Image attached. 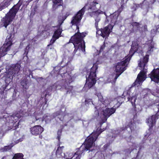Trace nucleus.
<instances>
[{
	"label": "nucleus",
	"instance_id": "obj_1",
	"mask_svg": "<svg viewBox=\"0 0 159 159\" xmlns=\"http://www.w3.org/2000/svg\"><path fill=\"white\" fill-rule=\"evenodd\" d=\"M85 7L80 10L76 14V16L73 17L71 23L73 25H76V28L78 30L76 34L72 36L70 40V41L73 43L75 50L73 54H75L78 52V55L80 54L81 52H84L85 51V45L83 38L85 36V34L84 33H79V28L77 25L79 23L82 18V16L84 14V8Z\"/></svg>",
	"mask_w": 159,
	"mask_h": 159
},
{
	"label": "nucleus",
	"instance_id": "obj_2",
	"mask_svg": "<svg viewBox=\"0 0 159 159\" xmlns=\"http://www.w3.org/2000/svg\"><path fill=\"white\" fill-rule=\"evenodd\" d=\"M102 132V131H101L100 132L97 131L93 133L90 136L87 138L84 143L73 155L72 153L71 152L67 153L66 155L63 154V155H62L61 153L64 147L63 146L59 147L56 152L57 157L60 158L61 157H64L66 159H80V155L82 153L81 152L80 150L82 148H84L83 151H87L92 146L95 145L93 143L96 140L98 136Z\"/></svg>",
	"mask_w": 159,
	"mask_h": 159
},
{
	"label": "nucleus",
	"instance_id": "obj_3",
	"mask_svg": "<svg viewBox=\"0 0 159 159\" xmlns=\"http://www.w3.org/2000/svg\"><path fill=\"white\" fill-rule=\"evenodd\" d=\"M148 55H146L144 58L140 59L139 61V66L140 67L141 71L138 75L134 83V85L137 86L141 84L146 78V74L147 69V64L148 61Z\"/></svg>",
	"mask_w": 159,
	"mask_h": 159
},
{
	"label": "nucleus",
	"instance_id": "obj_4",
	"mask_svg": "<svg viewBox=\"0 0 159 159\" xmlns=\"http://www.w3.org/2000/svg\"><path fill=\"white\" fill-rule=\"evenodd\" d=\"M97 68L96 66H93L92 67L90 75L86 80V82L84 87L85 90H88L93 86L96 82L95 72Z\"/></svg>",
	"mask_w": 159,
	"mask_h": 159
},
{
	"label": "nucleus",
	"instance_id": "obj_5",
	"mask_svg": "<svg viewBox=\"0 0 159 159\" xmlns=\"http://www.w3.org/2000/svg\"><path fill=\"white\" fill-rule=\"evenodd\" d=\"M19 8L14 7L12 8L6 16L2 18V22L3 26L6 28L14 19Z\"/></svg>",
	"mask_w": 159,
	"mask_h": 159
},
{
	"label": "nucleus",
	"instance_id": "obj_6",
	"mask_svg": "<svg viewBox=\"0 0 159 159\" xmlns=\"http://www.w3.org/2000/svg\"><path fill=\"white\" fill-rule=\"evenodd\" d=\"M130 59V56L127 57L124 61L118 62L116 66L115 71L116 73L114 79V82L119 75L126 69V67Z\"/></svg>",
	"mask_w": 159,
	"mask_h": 159
},
{
	"label": "nucleus",
	"instance_id": "obj_7",
	"mask_svg": "<svg viewBox=\"0 0 159 159\" xmlns=\"http://www.w3.org/2000/svg\"><path fill=\"white\" fill-rule=\"evenodd\" d=\"M116 109L113 108H106L102 110V114H100L98 111H95L94 114L95 116H99L102 119L103 123L105 122L107 118L115 112Z\"/></svg>",
	"mask_w": 159,
	"mask_h": 159
},
{
	"label": "nucleus",
	"instance_id": "obj_8",
	"mask_svg": "<svg viewBox=\"0 0 159 159\" xmlns=\"http://www.w3.org/2000/svg\"><path fill=\"white\" fill-rule=\"evenodd\" d=\"M20 65L19 64H12L8 68H7L6 73V76L9 78L12 76L17 74L20 70Z\"/></svg>",
	"mask_w": 159,
	"mask_h": 159
},
{
	"label": "nucleus",
	"instance_id": "obj_9",
	"mask_svg": "<svg viewBox=\"0 0 159 159\" xmlns=\"http://www.w3.org/2000/svg\"><path fill=\"white\" fill-rule=\"evenodd\" d=\"M112 28L111 25H109L101 30H98L97 29V34L100 35L103 38L107 37L110 33V29L111 28V30Z\"/></svg>",
	"mask_w": 159,
	"mask_h": 159
},
{
	"label": "nucleus",
	"instance_id": "obj_10",
	"mask_svg": "<svg viewBox=\"0 0 159 159\" xmlns=\"http://www.w3.org/2000/svg\"><path fill=\"white\" fill-rule=\"evenodd\" d=\"M149 75L151 80L158 82L159 81V69H154Z\"/></svg>",
	"mask_w": 159,
	"mask_h": 159
},
{
	"label": "nucleus",
	"instance_id": "obj_11",
	"mask_svg": "<svg viewBox=\"0 0 159 159\" xmlns=\"http://www.w3.org/2000/svg\"><path fill=\"white\" fill-rule=\"evenodd\" d=\"M103 12L100 10H98L97 11H93L90 13V16L91 17H93L95 19V26L97 30L98 29V23L100 20V17L99 16V14Z\"/></svg>",
	"mask_w": 159,
	"mask_h": 159
},
{
	"label": "nucleus",
	"instance_id": "obj_12",
	"mask_svg": "<svg viewBox=\"0 0 159 159\" xmlns=\"http://www.w3.org/2000/svg\"><path fill=\"white\" fill-rule=\"evenodd\" d=\"M141 50V48L138 46V44L137 42H133L131 45V49L129 51L130 56V58L133 54L136 52L138 51Z\"/></svg>",
	"mask_w": 159,
	"mask_h": 159
},
{
	"label": "nucleus",
	"instance_id": "obj_13",
	"mask_svg": "<svg viewBox=\"0 0 159 159\" xmlns=\"http://www.w3.org/2000/svg\"><path fill=\"white\" fill-rule=\"evenodd\" d=\"M32 134L36 135L41 134L43 131V128L40 125H36L30 129Z\"/></svg>",
	"mask_w": 159,
	"mask_h": 159
},
{
	"label": "nucleus",
	"instance_id": "obj_14",
	"mask_svg": "<svg viewBox=\"0 0 159 159\" xmlns=\"http://www.w3.org/2000/svg\"><path fill=\"white\" fill-rule=\"evenodd\" d=\"M11 43L6 44L5 43L0 48V57L4 56L6 52L10 49Z\"/></svg>",
	"mask_w": 159,
	"mask_h": 159
},
{
	"label": "nucleus",
	"instance_id": "obj_15",
	"mask_svg": "<svg viewBox=\"0 0 159 159\" xmlns=\"http://www.w3.org/2000/svg\"><path fill=\"white\" fill-rule=\"evenodd\" d=\"M62 32V30L59 29L56 30L50 41V44H53L59 37Z\"/></svg>",
	"mask_w": 159,
	"mask_h": 159
},
{
	"label": "nucleus",
	"instance_id": "obj_16",
	"mask_svg": "<svg viewBox=\"0 0 159 159\" xmlns=\"http://www.w3.org/2000/svg\"><path fill=\"white\" fill-rule=\"evenodd\" d=\"M156 116L153 115L149 117L147 120L146 123L150 127H152L155 123Z\"/></svg>",
	"mask_w": 159,
	"mask_h": 159
},
{
	"label": "nucleus",
	"instance_id": "obj_17",
	"mask_svg": "<svg viewBox=\"0 0 159 159\" xmlns=\"http://www.w3.org/2000/svg\"><path fill=\"white\" fill-rule=\"evenodd\" d=\"M21 84L24 89H27L29 88L28 81L27 80L25 79L22 80L21 82Z\"/></svg>",
	"mask_w": 159,
	"mask_h": 159
},
{
	"label": "nucleus",
	"instance_id": "obj_18",
	"mask_svg": "<svg viewBox=\"0 0 159 159\" xmlns=\"http://www.w3.org/2000/svg\"><path fill=\"white\" fill-rule=\"evenodd\" d=\"M62 1V0H53L54 3L53 5V8L55 9L57 6L61 5Z\"/></svg>",
	"mask_w": 159,
	"mask_h": 159
},
{
	"label": "nucleus",
	"instance_id": "obj_19",
	"mask_svg": "<svg viewBox=\"0 0 159 159\" xmlns=\"http://www.w3.org/2000/svg\"><path fill=\"white\" fill-rule=\"evenodd\" d=\"M97 96L99 100L101 102H102L103 104L105 105V104H107L108 103V102H107V101L105 100H104L103 97L101 95V94L98 93L97 95Z\"/></svg>",
	"mask_w": 159,
	"mask_h": 159
},
{
	"label": "nucleus",
	"instance_id": "obj_20",
	"mask_svg": "<svg viewBox=\"0 0 159 159\" xmlns=\"http://www.w3.org/2000/svg\"><path fill=\"white\" fill-rule=\"evenodd\" d=\"M98 4V2H97L95 0L93 2H91L90 5L89 9L93 10H96V8L95 7L96 5Z\"/></svg>",
	"mask_w": 159,
	"mask_h": 159
},
{
	"label": "nucleus",
	"instance_id": "obj_21",
	"mask_svg": "<svg viewBox=\"0 0 159 159\" xmlns=\"http://www.w3.org/2000/svg\"><path fill=\"white\" fill-rule=\"evenodd\" d=\"M118 16V14L116 15V13L110 16V18L111 19L112 23L115 24L116 21L117 19Z\"/></svg>",
	"mask_w": 159,
	"mask_h": 159
},
{
	"label": "nucleus",
	"instance_id": "obj_22",
	"mask_svg": "<svg viewBox=\"0 0 159 159\" xmlns=\"http://www.w3.org/2000/svg\"><path fill=\"white\" fill-rule=\"evenodd\" d=\"M23 155L21 153L16 154L13 157L12 159H23Z\"/></svg>",
	"mask_w": 159,
	"mask_h": 159
},
{
	"label": "nucleus",
	"instance_id": "obj_23",
	"mask_svg": "<svg viewBox=\"0 0 159 159\" xmlns=\"http://www.w3.org/2000/svg\"><path fill=\"white\" fill-rule=\"evenodd\" d=\"M11 34H9L7 36V39H6L5 43L7 44L9 43H10L11 44V45L12 44V39L11 38Z\"/></svg>",
	"mask_w": 159,
	"mask_h": 159
},
{
	"label": "nucleus",
	"instance_id": "obj_24",
	"mask_svg": "<svg viewBox=\"0 0 159 159\" xmlns=\"http://www.w3.org/2000/svg\"><path fill=\"white\" fill-rule=\"evenodd\" d=\"M43 120L45 121L47 123H48L51 120V117L49 116L45 115L43 116Z\"/></svg>",
	"mask_w": 159,
	"mask_h": 159
},
{
	"label": "nucleus",
	"instance_id": "obj_25",
	"mask_svg": "<svg viewBox=\"0 0 159 159\" xmlns=\"http://www.w3.org/2000/svg\"><path fill=\"white\" fill-rule=\"evenodd\" d=\"M66 17L67 16H59L58 17L59 23H60V24H62L64 20L66 18Z\"/></svg>",
	"mask_w": 159,
	"mask_h": 159
},
{
	"label": "nucleus",
	"instance_id": "obj_26",
	"mask_svg": "<svg viewBox=\"0 0 159 159\" xmlns=\"http://www.w3.org/2000/svg\"><path fill=\"white\" fill-rule=\"evenodd\" d=\"M137 98V96H133L132 97H131L130 99L129 98V100H131V103L133 105H135V102L136 101V100Z\"/></svg>",
	"mask_w": 159,
	"mask_h": 159
},
{
	"label": "nucleus",
	"instance_id": "obj_27",
	"mask_svg": "<svg viewBox=\"0 0 159 159\" xmlns=\"http://www.w3.org/2000/svg\"><path fill=\"white\" fill-rule=\"evenodd\" d=\"M128 126L129 127L130 129L132 130L134 129L135 127V123L134 122H132L131 121L129 124Z\"/></svg>",
	"mask_w": 159,
	"mask_h": 159
},
{
	"label": "nucleus",
	"instance_id": "obj_28",
	"mask_svg": "<svg viewBox=\"0 0 159 159\" xmlns=\"http://www.w3.org/2000/svg\"><path fill=\"white\" fill-rule=\"evenodd\" d=\"M12 147V146L11 147H9V146H6L4 147V148H3L2 149V151L3 152H5L7 151L10 149Z\"/></svg>",
	"mask_w": 159,
	"mask_h": 159
},
{
	"label": "nucleus",
	"instance_id": "obj_29",
	"mask_svg": "<svg viewBox=\"0 0 159 159\" xmlns=\"http://www.w3.org/2000/svg\"><path fill=\"white\" fill-rule=\"evenodd\" d=\"M154 48V46L153 45L151 46L150 47L148 48V50L147 51V52L148 53H151V52L153 51V49Z\"/></svg>",
	"mask_w": 159,
	"mask_h": 159
},
{
	"label": "nucleus",
	"instance_id": "obj_30",
	"mask_svg": "<svg viewBox=\"0 0 159 159\" xmlns=\"http://www.w3.org/2000/svg\"><path fill=\"white\" fill-rule=\"evenodd\" d=\"M85 102L86 103H89L90 104H91V103H92L93 104V102L92 101V100L90 99H87L85 100Z\"/></svg>",
	"mask_w": 159,
	"mask_h": 159
},
{
	"label": "nucleus",
	"instance_id": "obj_31",
	"mask_svg": "<svg viewBox=\"0 0 159 159\" xmlns=\"http://www.w3.org/2000/svg\"><path fill=\"white\" fill-rule=\"evenodd\" d=\"M105 46L104 44H103V45H102L101 47L100 51H102L103 50V49L105 48Z\"/></svg>",
	"mask_w": 159,
	"mask_h": 159
},
{
	"label": "nucleus",
	"instance_id": "obj_32",
	"mask_svg": "<svg viewBox=\"0 0 159 159\" xmlns=\"http://www.w3.org/2000/svg\"><path fill=\"white\" fill-rule=\"evenodd\" d=\"M143 28L144 29V31H146L147 30V26L146 25H144L143 26Z\"/></svg>",
	"mask_w": 159,
	"mask_h": 159
},
{
	"label": "nucleus",
	"instance_id": "obj_33",
	"mask_svg": "<svg viewBox=\"0 0 159 159\" xmlns=\"http://www.w3.org/2000/svg\"><path fill=\"white\" fill-rule=\"evenodd\" d=\"M61 88V86H57V87H56V89L57 90H58V89H60Z\"/></svg>",
	"mask_w": 159,
	"mask_h": 159
},
{
	"label": "nucleus",
	"instance_id": "obj_34",
	"mask_svg": "<svg viewBox=\"0 0 159 159\" xmlns=\"http://www.w3.org/2000/svg\"><path fill=\"white\" fill-rule=\"evenodd\" d=\"M139 25V24L137 22H134V23L133 25L134 26H138Z\"/></svg>",
	"mask_w": 159,
	"mask_h": 159
},
{
	"label": "nucleus",
	"instance_id": "obj_35",
	"mask_svg": "<svg viewBox=\"0 0 159 159\" xmlns=\"http://www.w3.org/2000/svg\"><path fill=\"white\" fill-rule=\"evenodd\" d=\"M57 138H58V139L59 140V139H60V136H58L57 137Z\"/></svg>",
	"mask_w": 159,
	"mask_h": 159
},
{
	"label": "nucleus",
	"instance_id": "obj_36",
	"mask_svg": "<svg viewBox=\"0 0 159 159\" xmlns=\"http://www.w3.org/2000/svg\"><path fill=\"white\" fill-rule=\"evenodd\" d=\"M95 108H96V109H98V107H95Z\"/></svg>",
	"mask_w": 159,
	"mask_h": 159
},
{
	"label": "nucleus",
	"instance_id": "obj_37",
	"mask_svg": "<svg viewBox=\"0 0 159 159\" xmlns=\"http://www.w3.org/2000/svg\"><path fill=\"white\" fill-rule=\"evenodd\" d=\"M72 82V81L71 80H70L68 82L70 83V82Z\"/></svg>",
	"mask_w": 159,
	"mask_h": 159
},
{
	"label": "nucleus",
	"instance_id": "obj_38",
	"mask_svg": "<svg viewBox=\"0 0 159 159\" xmlns=\"http://www.w3.org/2000/svg\"><path fill=\"white\" fill-rule=\"evenodd\" d=\"M59 131H58V133H59ZM60 132V133H61V132L60 131V132Z\"/></svg>",
	"mask_w": 159,
	"mask_h": 159
},
{
	"label": "nucleus",
	"instance_id": "obj_39",
	"mask_svg": "<svg viewBox=\"0 0 159 159\" xmlns=\"http://www.w3.org/2000/svg\"><path fill=\"white\" fill-rule=\"evenodd\" d=\"M28 47V46H27V47H26V48H27Z\"/></svg>",
	"mask_w": 159,
	"mask_h": 159
},
{
	"label": "nucleus",
	"instance_id": "obj_40",
	"mask_svg": "<svg viewBox=\"0 0 159 159\" xmlns=\"http://www.w3.org/2000/svg\"><path fill=\"white\" fill-rule=\"evenodd\" d=\"M30 75H31V76H32V74H30Z\"/></svg>",
	"mask_w": 159,
	"mask_h": 159
}]
</instances>
